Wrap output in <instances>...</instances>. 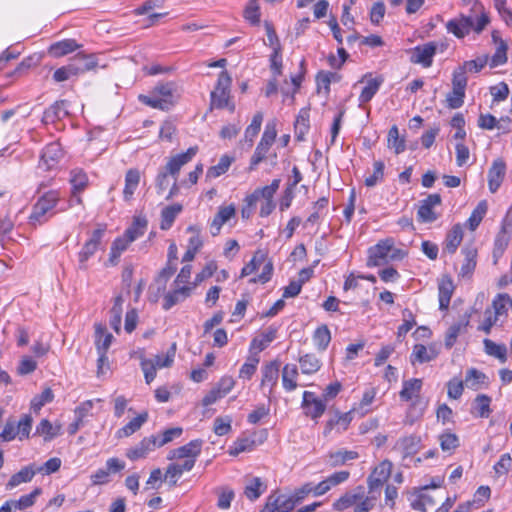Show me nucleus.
I'll return each instance as SVG.
<instances>
[{"mask_svg": "<svg viewBox=\"0 0 512 512\" xmlns=\"http://www.w3.org/2000/svg\"><path fill=\"white\" fill-rule=\"evenodd\" d=\"M279 368L280 363L277 360H274L264 364L261 369L262 379L260 386L264 391L265 396L269 399L271 398L273 390L278 383Z\"/></svg>", "mask_w": 512, "mask_h": 512, "instance_id": "nucleus-7", "label": "nucleus"}, {"mask_svg": "<svg viewBox=\"0 0 512 512\" xmlns=\"http://www.w3.org/2000/svg\"><path fill=\"white\" fill-rule=\"evenodd\" d=\"M235 207L233 205L221 206L218 213L210 223V232L213 236L220 233L222 226L235 216Z\"/></svg>", "mask_w": 512, "mask_h": 512, "instance_id": "nucleus-19", "label": "nucleus"}, {"mask_svg": "<svg viewBox=\"0 0 512 512\" xmlns=\"http://www.w3.org/2000/svg\"><path fill=\"white\" fill-rule=\"evenodd\" d=\"M440 447L444 452L451 453L459 446L458 437L450 432L443 433L439 436Z\"/></svg>", "mask_w": 512, "mask_h": 512, "instance_id": "nucleus-62", "label": "nucleus"}, {"mask_svg": "<svg viewBox=\"0 0 512 512\" xmlns=\"http://www.w3.org/2000/svg\"><path fill=\"white\" fill-rule=\"evenodd\" d=\"M203 441L201 439H195L190 441L189 443L173 449L170 451L168 459H182L186 460H194L196 462V458L200 455L202 449Z\"/></svg>", "mask_w": 512, "mask_h": 512, "instance_id": "nucleus-9", "label": "nucleus"}, {"mask_svg": "<svg viewBox=\"0 0 512 512\" xmlns=\"http://www.w3.org/2000/svg\"><path fill=\"white\" fill-rule=\"evenodd\" d=\"M340 79L339 74L330 71H320L316 76L318 88H324L326 92H329L331 82H338Z\"/></svg>", "mask_w": 512, "mask_h": 512, "instance_id": "nucleus-61", "label": "nucleus"}, {"mask_svg": "<svg viewBox=\"0 0 512 512\" xmlns=\"http://www.w3.org/2000/svg\"><path fill=\"white\" fill-rule=\"evenodd\" d=\"M382 82V78H371L367 81L366 86L362 89L359 95L360 105L368 103L372 100L374 95L378 92Z\"/></svg>", "mask_w": 512, "mask_h": 512, "instance_id": "nucleus-42", "label": "nucleus"}, {"mask_svg": "<svg viewBox=\"0 0 512 512\" xmlns=\"http://www.w3.org/2000/svg\"><path fill=\"white\" fill-rule=\"evenodd\" d=\"M259 357L257 355L251 356L242 365L239 371V377L243 379H250L256 372Z\"/></svg>", "mask_w": 512, "mask_h": 512, "instance_id": "nucleus-64", "label": "nucleus"}, {"mask_svg": "<svg viewBox=\"0 0 512 512\" xmlns=\"http://www.w3.org/2000/svg\"><path fill=\"white\" fill-rule=\"evenodd\" d=\"M301 372L311 375L318 372L322 366L321 360L314 353H306L298 358Z\"/></svg>", "mask_w": 512, "mask_h": 512, "instance_id": "nucleus-28", "label": "nucleus"}, {"mask_svg": "<svg viewBox=\"0 0 512 512\" xmlns=\"http://www.w3.org/2000/svg\"><path fill=\"white\" fill-rule=\"evenodd\" d=\"M270 146L268 145H265L264 143L262 142H259L257 144V147L250 159V164H249V167H248V170L249 171H253L256 169V167L263 161L265 160L266 158V155L268 153V151L270 150Z\"/></svg>", "mask_w": 512, "mask_h": 512, "instance_id": "nucleus-60", "label": "nucleus"}, {"mask_svg": "<svg viewBox=\"0 0 512 512\" xmlns=\"http://www.w3.org/2000/svg\"><path fill=\"white\" fill-rule=\"evenodd\" d=\"M141 174L137 169H129L125 175V186L123 190V198L130 201L140 183Z\"/></svg>", "mask_w": 512, "mask_h": 512, "instance_id": "nucleus-30", "label": "nucleus"}, {"mask_svg": "<svg viewBox=\"0 0 512 512\" xmlns=\"http://www.w3.org/2000/svg\"><path fill=\"white\" fill-rule=\"evenodd\" d=\"M387 145L388 148L393 149L395 154L397 155L404 152L406 149L405 139L403 137H400L399 130L396 125H393L389 129Z\"/></svg>", "mask_w": 512, "mask_h": 512, "instance_id": "nucleus-44", "label": "nucleus"}, {"mask_svg": "<svg viewBox=\"0 0 512 512\" xmlns=\"http://www.w3.org/2000/svg\"><path fill=\"white\" fill-rule=\"evenodd\" d=\"M303 407L307 416L317 419L325 412L326 403L317 398L314 393L305 391L303 393Z\"/></svg>", "mask_w": 512, "mask_h": 512, "instance_id": "nucleus-14", "label": "nucleus"}, {"mask_svg": "<svg viewBox=\"0 0 512 512\" xmlns=\"http://www.w3.org/2000/svg\"><path fill=\"white\" fill-rule=\"evenodd\" d=\"M265 261L266 254L261 250L256 251L251 261L242 268L241 277H246L254 273Z\"/></svg>", "mask_w": 512, "mask_h": 512, "instance_id": "nucleus-58", "label": "nucleus"}, {"mask_svg": "<svg viewBox=\"0 0 512 512\" xmlns=\"http://www.w3.org/2000/svg\"><path fill=\"white\" fill-rule=\"evenodd\" d=\"M441 196L439 194H430L420 201L417 211V220L421 223H432L438 219V215L434 211L436 206L441 204Z\"/></svg>", "mask_w": 512, "mask_h": 512, "instance_id": "nucleus-8", "label": "nucleus"}, {"mask_svg": "<svg viewBox=\"0 0 512 512\" xmlns=\"http://www.w3.org/2000/svg\"><path fill=\"white\" fill-rule=\"evenodd\" d=\"M380 493L377 492H370L368 489V495L363 496L362 499L357 502L354 512H369L371 509H373L376 505L377 500L380 497Z\"/></svg>", "mask_w": 512, "mask_h": 512, "instance_id": "nucleus-57", "label": "nucleus"}, {"mask_svg": "<svg viewBox=\"0 0 512 512\" xmlns=\"http://www.w3.org/2000/svg\"><path fill=\"white\" fill-rule=\"evenodd\" d=\"M487 209L488 206L485 200L478 203L467 220V224L470 230L474 231L480 225L481 221L487 213Z\"/></svg>", "mask_w": 512, "mask_h": 512, "instance_id": "nucleus-50", "label": "nucleus"}, {"mask_svg": "<svg viewBox=\"0 0 512 512\" xmlns=\"http://www.w3.org/2000/svg\"><path fill=\"white\" fill-rule=\"evenodd\" d=\"M148 420V412L144 411L137 417L130 420L124 427L116 432L117 438L129 437L137 432L142 425Z\"/></svg>", "mask_w": 512, "mask_h": 512, "instance_id": "nucleus-31", "label": "nucleus"}, {"mask_svg": "<svg viewBox=\"0 0 512 512\" xmlns=\"http://www.w3.org/2000/svg\"><path fill=\"white\" fill-rule=\"evenodd\" d=\"M182 209L183 206L179 203L164 207L161 211L160 229L169 230Z\"/></svg>", "mask_w": 512, "mask_h": 512, "instance_id": "nucleus-32", "label": "nucleus"}, {"mask_svg": "<svg viewBox=\"0 0 512 512\" xmlns=\"http://www.w3.org/2000/svg\"><path fill=\"white\" fill-rule=\"evenodd\" d=\"M298 374H299L298 368L295 364H286L283 367V369H282V385L286 391L291 392L297 388Z\"/></svg>", "mask_w": 512, "mask_h": 512, "instance_id": "nucleus-35", "label": "nucleus"}, {"mask_svg": "<svg viewBox=\"0 0 512 512\" xmlns=\"http://www.w3.org/2000/svg\"><path fill=\"white\" fill-rule=\"evenodd\" d=\"M454 285L450 279H443L438 286L439 308L446 310L453 295Z\"/></svg>", "mask_w": 512, "mask_h": 512, "instance_id": "nucleus-37", "label": "nucleus"}, {"mask_svg": "<svg viewBox=\"0 0 512 512\" xmlns=\"http://www.w3.org/2000/svg\"><path fill=\"white\" fill-rule=\"evenodd\" d=\"M147 221L144 218L136 217L132 225L125 231L124 236L132 243L145 233Z\"/></svg>", "mask_w": 512, "mask_h": 512, "instance_id": "nucleus-49", "label": "nucleus"}, {"mask_svg": "<svg viewBox=\"0 0 512 512\" xmlns=\"http://www.w3.org/2000/svg\"><path fill=\"white\" fill-rule=\"evenodd\" d=\"M280 182V179H274L270 185L257 188L253 193L245 197V203H247L249 206H255L259 200L274 201L273 198L280 187Z\"/></svg>", "mask_w": 512, "mask_h": 512, "instance_id": "nucleus-11", "label": "nucleus"}, {"mask_svg": "<svg viewBox=\"0 0 512 512\" xmlns=\"http://www.w3.org/2000/svg\"><path fill=\"white\" fill-rule=\"evenodd\" d=\"M191 288L188 286H183L178 288L172 292L167 293L164 296L163 309L169 310L174 305H176L180 300L185 299L190 295Z\"/></svg>", "mask_w": 512, "mask_h": 512, "instance_id": "nucleus-39", "label": "nucleus"}, {"mask_svg": "<svg viewBox=\"0 0 512 512\" xmlns=\"http://www.w3.org/2000/svg\"><path fill=\"white\" fill-rule=\"evenodd\" d=\"M138 99L142 104H145L151 108L163 111L169 110V102L167 100H161L159 97H157V94H155L153 90L150 95L140 94Z\"/></svg>", "mask_w": 512, "mask_h": 512, "instance_id": "nucleus-54", "label": "nucleus"}, {"mask_svg": "<svg viewBox=\"0 0 512 512\" xmlns=\"http://www.w3.org/2000/svg\"><path fill=\"white\" fill-rule=\"evenodd\" d=\"M266 486L259 477H253L245 486L244 494L251 500H257L265 491Z\"/></svg>", "mask_w": 512, "mask_h": 512, "instance_id": "nucleus-46", "label": "nucleus"}, {"mask_svg": "<svg viewBox=\"0 0 512 512\" xmlns=\"http://www.w3.org/2000/svg\"><path fill=\"white\" fill-rule=\"evenodd\" d=\"M437 45L434 42H428L418 45L412 50L411 62L421 64L428 68L432 65L433 57L436 53Z\"/></svg>", "mask_w": 512, "mask_h": 512, "instance_id": "nucleus-10", "label": "nucleus"}, {"mask_svg": "<svg viewBox=\"0 0 512 512\" xmlns=\"http://www.w3.org/2000/svg\"><path fill=\"white\" fill-rule=\"evenodd\" d=\"M106 232L105 225H99L90 235V238L84 243L82 249L78 253L79 269H87V261L99 249L102 238Z\"/></svg>", "mask_w": 512, "mask_h": 512, "instance_id": "nucleus-4", "label": "nucleus"}, {"mask_svg": "<svg viewBox=\"0 0 512 512\" xmlns=\"http://www.w3.org/2000/svg\"><path fill=\"white\" fill-rule=\"evenodd\" d=\"M392 472V463L389 460L382 461L368 476L367 484L370 492H382L383 484L389 479Z\"/></svg>", "mask_w": 512, "mask_h": 512, "instance_id": "nucleus-6", "label": "nucleus"}, {"mask_svg": "<svg viewBox=\"0 0 512 512\" xmlns=\"http://www.w3.org/2000/svg\"><path fill=\"white\" fill-rule=\"evenodd\" d=\"M439 354L438 348L435 344L425 346L423 344H416L410 356L411 364L426 363L437 358Z\"/></svg>", "mask_w": 512, "mask_h": 512, "instance_id": "nucleus-16", "label": "nucleus"}, {"mask_svg": "<svg viewBox=\"0 0 512 512\" xmlns=\"http://www.w3.org/2000/svg\"><path fill=\"white\" fill-rule=\"evenodd\" d=\"M59 201L56 191H49L41 196L33 205L32 212L29 216V225L37 227L46 223L54 214V208Z\"/></svg>", "mask_w": 512, "mask_h": 512, "instance_id": "nucleus-2", "label": "nucleus"}, {"mask_svg": "<svg viewBox=\"0 0 512 512\" xmlns=\"http://www.w3.org/2000/svg\"><path fill=\"white\" fill-rule=\"evenodd\" d=\"M506 174V165L502 159L493 161L488 171V187L491 193H495L502 184Z\"/></svg>", "mask_w": 512, "mask_h": 512, "instance_id": "nucleus-17", "label": "nucleus"}, {"mask_svg": "<svg viewBox=\"0 0 512 512\" xmlns=\"http://www.w3.org/2000/svg\"><path fill=\"white\" fill-rule=\"evenodd\" d=\"M422 388V380L417 378H412L407 381H404L403 388L400 391V398L403 401H410L413 398L419 397L420 391Z\"/></svg>", "mask_w": 512, "mask_h": 512, "instance_id": "nucleus-36", "label": "nucleus"}, {"mask_svg": "<svg viewBox=\"0 0 512 512\" xmlns=\"http://www.w3.org/2000/svg\"><path fill=\"white\" fill-rule=\"evenodd\" d=\"M255 446L256 442L254 439L248 437L240 438L234 441L233 445L229 449V454L237 456L243 452H251L254 450Z\"/></svg>", "mask_w": 512, "mask_h": 512, "instance_id": "nucleus-53", "label": "nucleus"}, {"mask_svg": "<svg viewBox=\"0 0 512 512\" xmlns=\"http://www.w3.org/2000/svg\"><path fill=\"white\" fill-rule=\"evenodd\" d=\"M263 121V114L261 112H257L252 119L251 124L246 128L244 133V140L248 143V146L251 147L254 141V138L257 136L261 129Z\"/></svg>", "mask_w": 512, "mask_h": 512, "instance_id": "nucleus-48", "label": "nucleus"}, {"mask_svg": "<svg viewBox=\"0 0 512 512\" xmlns=\"http://www.w3.org/2000/svg\"><path fill=\"white\" fill-rule=\"evenodd\" d=\"M484 351L487 355L497 358L501 363L507 361V347L490 339H484Z\"/></svg>", "mask_w": 512, "mask_h": 512, "instance_id": "nucleus-38", "label": "nucleus"}, {"mask_svg": "<svg viewBox=\"0 0 512 512\" xmlns=\"http://www.w3.org/2000/svg\"><path fill=\"white\" fill-rule=\"evenodd\" d=\"M364 488L359 486L355 489L354 492H347L342 495L339 499H337L332 507L336 511H344L345 509L356 506L357 502L363 498Z\"/></svg>", "mask_w": 512, "mask_h": 512, "instance_id": "nucleus-21", "label": "nucleus"}, {"mask_svg": "<svg viewBox=\"0 0 512 512\" xmlns=\"http://www.w3.org/2000/svg\"><path fill=\"white\" fill-rule=\"evenodd\" d=\"M65 106V100L56 101L54 104L49 106L43 113V123L52 124L66 117L68 115V111L65 109Z\"/></svg>", "mask_w": 512, "mask_h": 512, "instance_id": "nucleus-24", "label": "nucleus"}, {"mask_svg": "<svg viewBox=\"0 0 512 512\" xmlns=\"http://www.w3.org/2000/svg\"><path fill=\"white\" fill-rule=\"evenodd\" d=\"M232 79L227 71H222L216 83L214 90L211 92L210 108L224 109L228 108L230 112L235 110V105L230 101V87Z\"/></svg>", "mask_w": 512, "mask_h": 512, "instance_id": "nucleus-3", "label": "nucleus"}, {"mask_svg": "<svg viewBox=\"0 0 512 512\" xmlns=\"http://www.w3.org/2000/svg\"><path fill=\"white\" fill-rule=\"evenodd\" d=\"M42 493L41 488H35L31 493L21 496L18 500H12L14 509L24 510L34 505L36 498Z\"/></svg>", "mask_w": 512, "mask_h": 512, "instance_id": "nucleus-59", "label": "nucleus"}, {"mask_svg": "<svg viewBox=\"0 0 512 512\" xmlns=\"http://www.w3.org/2000/svg\"><path fill=\"white\" fill-rule=\"evenodd\" d=\"M294 128H295L296 139L299 141L304 140V137L308 133L309 128H310L308 110H305V109L300 110V112L296 118Z\"/></svg>", "mask_w": 512, "mask_h": 512, "instance_id": "nucleus-43", "label": "nucleus"}, {"mask_svg": "<svg viewBox=\"0 0 512 512\" xmlns=\"http://www.w3.org/2000/svg\"><path fill=\"white\" fill-rule=\"evenodd\" d=\"M80 45L74 39H64L50 45L48 52L53 57H62L74 52Z\"/></svg>", "mask_w": 512, "mask_h": 512, "instance_id": "nucleus-27", "label": "nucleus"}, {"mask_svg": "<svg viewBox=\"0 0 512 512\" xmlns=\"http://www.w3.org/2000/svg\"><path fill=\"white\" fill-rule=\"evenodd\" d=\"M157 448V436L151 435L143 438L136 446L126 452V457L132 461L145 458L151 451Z\"/></svg>", "mask_w": 512, "mask_h": 512, "instance_id": "nucleus-13", "label": "nucleus"}, {"mask_svg": "<svg viewBox=\"0 0 512 512\" xmlns=\"http://www.w3.org/2000/svg\"><path fill=\"white\" fill-rule=\"evenodd\" d=\"M194 467V460H185L182 464L172 463L169 464L166 473L165 480H168L171 486H175L179 477L184 473L192 470Z\"/></svg>", "mask_w": 512, "mask_h": 512, "instance_id": "nucleus-22", "label": "nucleus"}, {"mask_svg": "<svg viewBox=\"0 0 512 512\" xmlns=\"http://www.w3.org/2000/svg\"><path fill=\"white\" fill-rule=\"evenodd\" d=\"M474 27V16L461 15L457 18L451 19L446 24V29L449 33L454 34L458 38H463L469 34Z\"/></svg>", "mask_w": 512, "mask_h": 512, "instance_id": "nucleus-12", "label": "nucleus"}, {"mask_svg": "<svg viewBox=\"0 0 512 512\" xmlns=\"http://www.w3.org/2000/svg\"><path fill=\"white\" fill-rule=\"evenodd\" d=\"M76 76L95 69L98 65L94 54L78 53L70 62Z\"/></svg>", "mask_w": 512, "mask_h": 512, "instance_id": "nucleus-18", "label": "nucleus"}, {"mask_svg": "<svg viewBox=\"0 0 512 512\" xmlns=\"http://www.w3.org/2000/svg\"><path fill=\"white\" fill-rule=\"evenodd\" d=\"M463 239L462 227L456 224L452 227L445 239V246L443 251L449 254H454L461 244Z\"/></svg>", "mask_w": 512, "mask_h": 512, "instance_id": "nucleus-33", "label": "nucleus"}, {"mask_svg": "<svg viewBox=\"0 0 512 512\" xmlns=\"http://www.w3.org/2000/svg\"><path fill=\"white\" fill-rule=\"evenodd\" d=\"M501 122H511V119L509 117H502L500 120H497L493 115L491 114H480L478 119V126L485 130H493L495 128L501 129L502 126L498 125Z\"/></svg>", "mask_w": 512, "mask_h": 512, "instance_id": "nucleus-55", "label": "nucleus"}, {"mask_svg": "<svg viewBox=\"0 0 512 512\" xmlns=\"http://www.w3.org/2000/svg\"><path fill=\"white\" fill-rule=\"evenodd\" d=\"M509 244V236L505 228H502L501 231L496 235L494 240V248H493V263L496 265L499 259L503 256Z\"/></svg>", "mask_w": 512, "mask_h": 512, "instance_id": "nucleus-40", "label": "nucleus"}, {"mask_svg": "<svg viewBox=\"0 0 512 512\" xmlns=\"http://www.w3.org/2000/svg\"><path fill=\"white\" fill-rule=\"evenodd\" d=\"M36 433L44 436L45 441H50L60 433V425L54 426L49 420L42 419L36 427Z\"/></svg>", "mask_w": 512, "mask_h": 512, "instance_id": "nucleus-51", "label": "nucleus"}, {"mask_svg": "<svg viewBox=\"0 0 512 512\" xmlns=\"http://www.w3.org/2000/svg\"><path fill=\"white\" fill-rule=\"evenodd\" d=\"M153 91L161 100H167L169 102V109L175 105L178 98L176 95L177 88L175 83L167 82L159 84L154 87Z\"/></svg>", "mask_w": 512, "mask_h": 512, "instance_id": "nucleus-34", "label": "nucleus"}, {"mask_svg": "<svg viewBox=\"0 0 512 512\" xmlns=\"http://www.w3.org/2000/svg\"><path fill=\"white\" fill-rule=\"evenodd\" d=\"M462 253L464 255V260L460 268L459 275L461 277H470L477 264V250L474 247H465L462 249Z\"/></svg>", "mask_w": 512, "mask_h": 512, "instance_id": "nucleus-26", "label": "nucleus"}, {"mask_svg": "<svg viewBox=\"0 0 512 512\" xmlns=\"http://www.w3.org/2000/svg\"><path fill=\"white\" fill-rule=\"evenodd\" d=\"M126 467L123 460L112 457L109 458L105 467L98 469L95 473L90 476L93 485H104L111 481V476L121 473Z\"/></svg>", "mask_w": 512, "mask_h": 512, "instance_id": "nucleus-5", "label": "nucleus"}, {"mask_svg": "<svg viewBox=\"0 0 512 512\" xmlns=\"http://www.w3.org/2000/svg\"><path fill=\"white\" fill-rule=\"evenodd\" d=\"M36 473V469L31 465L23 467L19 472L11 476L10 480L6 484V489L12 490L20 484L30 482Z\"/></svg>", "mask_w": 512, "mask_h": 512, "instance_id": "nucleus-29", "label": "nucleus"}, {"mask_svg": "<svg viewBox=\"0 0 512 512\" xmlns=\"http://www.w3.org/2000/svg\"><path fill=\"white\" fill-rule=\"evenodd\" d=\"M231 163L232 159L229 156H222L217 165H214L207 170L206 177L214 179L221 176L222 174L227 172Z\"/></svg>", "mask_w": 512, "mask_h": 512, "instance_id": "nucleus-56", "label": "nucleus"}, {"mask_svg": "<svg viewBox=\"0 0 512 512\" xmlns=\"http://www.w3.org/2000/svg\"><path fill=\"white\" fill-rule=\"evenodd\" d=\"M428 486L423 487L413 499H411V507L420 512H429L436 506L435 498L426 493Z\"/></svg>", "mask_w": 512, "mask_h": 512, "instance_id": "nucleus-20", "label": "nucleus"}, {"mask_svg": "<svg viewBox=\"0 0 512 512\" xmlns=\"http://www.w3.org/2000/svg\"><path fill=\"white\" fill-rule=\"evenodd\" d=\"M113 335L106 331V328L101 324L95 325V345L98 354H101L102 359L104 354H107L111 346Z\"/></svg>", "mask_w": 512, "mask_h": 512, "instance_id": "nucleus-25", "label": "nucleus"}, {"mask_svg": "<svg viewBox=\"0 0 512 512\" xmlns=\"http://www.w3.org/2000/svg\"><path fill=\"white\" fill-rule=\"evenodd\" d=\"M486 379L487 377L483 372L476 368H470L467 370L463 381L467 388L476 391L485 383Z\"/></svg>", "mask_w": 512, "mask_h": 512, "instance_id": "nucleus-41", "label": "nucleus"}, {"mask_svg": "<svg viewBox=\"0 0 512 512\" xmlns=\"http://www.w3.org/2000/svg\"><path fill=\"white\" fill-rule=\"evenodd\" d=\"M131 242L123 235L116 238L110 249L109 261L111 264H116L121 254L128 248Z\"/></svg>", "mask_w": 512, "mask_h": 512, "instance_id": "nucleus-52", "label": "nucleus"}, {"mask_svg": "<svg viewBox=\"0 0 512 512\" xmlns=\"http://www.w3.org/2000/svg\"><path fill=\"white\" fill-rule=\"evenodd\" d=\"M392 245L389 241H382L369 249L368 266H379L389 256Z\"/></svg>", "mask_w": 512, "mask_h": 512, "instance_id": "nucleus-23", "label": "nucleus"}, {"mask_svg": "<svg viewBox=\"0 0 512 512\" xmlns=\"http://www.w3.org/2000/svg\"><path fill=\"white\" fill-rule=\"evenodd\" d=\"M356 458H358V453L356 451L339 450L328 455L327 463L331 467H337Z\"/></svg>", "mask_w": 512, "mask_h": 512, "instance_id": "nucleus-45", "label": "nucleus"}, {"mask_svg": "<svg viewBox=\"0 0 512 512\" xmlns=\"http://www.w3.org/2000/svg\"><path fill=\"white\" fill-rule=\"evenodd\" d=\"M418 439L415 436H405L396 442V448L400 449L404 454H412L416 452Z\"/></svg>", "mask_w": 512, "mask_h": 512, "instance_id": "nucleus-63", "label": "nucleus"}, {"mask_svg": "<svg viewBox=\"0 0 512 512\" xmlns=\"http://www.w3.org/2000/svg\"><path fill=\"white\" fill-rule=\"evenodd\" d=\"M62 157L61 145L58 142H51L43 149L40 166L46 170L52 169Z\"/></svg>", "mask_w": 512, "mask_h": 512, "instance_id": "nucleus-15", "label": "nucleus"}, {"mask_svg": "<svg viewBox=\"0 0 512 512\" xmlns=\"http://www.w3.org/2000/svg\"><path fill=\"white\" fill-rule=\"evenodd\" d=\"M197 151V147H190L186 152L169 158L166 165L159 170L155 179L158 194H162L169 187L170 177L174 180L178 179L181 168L195 157Z\"/></svg>", "mask_w": 512, "mask_h": 512, "instance_id": "nucleus-1", "label": "nucleus"}, {"mask_svg": "<svg viewBox=\"0 0 512 512\" xmlns=\"http://www.w3.org/2000/svg\"><path fill=\"white\" fill-rule=\"evenodd\" d=\"M331 341V333L326 325L318 327L313 334V342L319 351H325Z\"/></svg>", "mask_w": 512, "mask_h": 512, "instance_id": "nucleus-47", "label": "nucleus"}]
</instances>
